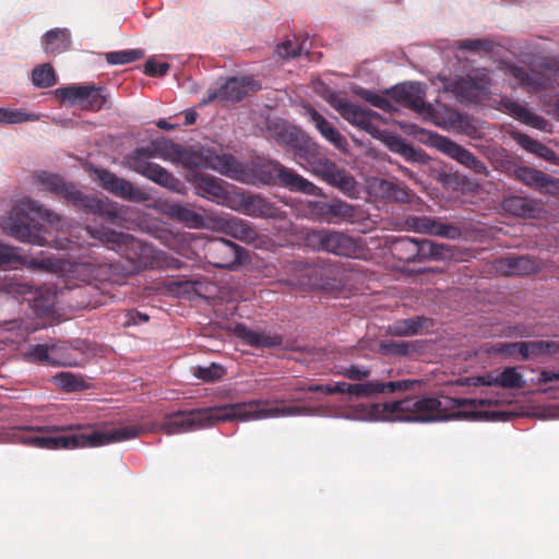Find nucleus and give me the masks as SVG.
Wrapping results in <instances>:
<instances>
[{
  "mask_svg": "<svg viewBox=\"0 0 559 559\" xmlns=\"http://www.w3.org/2000/svg\"><path fill=\"white\" fill-rule=\"evenodd\" d=\"M486 399H454L450 396L406 397L400 401L376 403L370 414L377 420L388 421H444L450 419L465 420H508L511 415L504 412L477 411V407L490 406Z\"/></svg>",
  "mask_w": 559,
  "mask_h": 559,
  "instance_id": "1",
  "label": "nucleus"
},
{
  "mask_svg": "<svg viewBox=\"0 0 559 559\" xmlns=\"http://www.w3.org/2000/svg\"><path fill=\"white\" fill-rule=\"evenodd\" d=\"M262 405H269V402L253 400L215 407L178 411L164 417L159 425V430L166 435H178L235 419L248 421L267 417L309 415L311 413L310 408L305 406L294 405L265 408L261 407Z\"/></svg>",
  "mask_w": 559,
  "mask_h": 559,
  "instance_id": "2",
  "label": "nucleus"
},
{
  "mask_svg": "<svg viewBox=\"0 0 559 559\" xmlns=\"http://www.w3.org/2000/svg\"><path fill=\"white\" fill-rule=\"evenodd\" d=\"M83 427L49 426L38 428L37 432L26 431L21 441L46 450H72L78 448H93L120 442L139 437L146 429L141 425H130L114 428L108 431L82 432Z\"/></svg>",
  "mask_w": 559,
  "mask_h": 559,
  "instance_id": "3",
  "label": "nucleus"
},
{
  "mask_svg": "<svg viewBox=\"0 0 559 559\" xmlns=\"http://www.w3.org/2000/svg\"><path fill=\"white\" fill-rule=\"evenodd\" d=\"M249 185L281 186L290 191L317 194L318 187L277 160L257 158L243 165L235 157L230 177Z\"/></svg>",
  "mask_w": 559,
  "mask_h": 559,
  "instance_id": "4",
  "label": "nucleus"
},
{
  "mask_svg": "<svg viewBox=\"0 0 559 559\" xmlns=\"http://www.w3.org/2000/svg\"><path fill=\"white\" fill-rule=\"evenodd\" d=\"M284 139L300 165L308 164L316 175L349 197L357 192L355 178L347 170L325 158L317 143L306 139L296 129L286 130Z\"/></svg>",
  "mask_w": 559,
  "mask_h": 559,
  "instance_id": "5",
  "label": "nucleus"
},
{
  "mask_svg": "<svg viewBox=\"0 0 559 559\" xmlns=\"http://www.w3.org/2000/svg\"><path fill=\"white\" fill-rule=\"evenodd\" d=\"M35 180L41 190L62 197L71 202L75 209L86 214L97 215L105 222L115 225H120L124 219V206L108 199L84 194L57 174L39 171L35 175Z\"/></svg>",
  "mask_w": 559,
  "mask_h": 559,
  "instance_id": "6",
  "label": "nucleus"
},
{
  "mask_svg": "<svg viewBox=\"0 0 559 559\" xmlns=\"http://www.w3.org/2000/svg\"><path fill=\"white\" fill-rule=\"evenodd\" d=\"M85 231L103 243L112 245L126 259L139 270L156 269L160 266L159 252L131 235L117 233L109 228H94L87 226Z\"/></svg>",
  "mask_w": 559,
  "mask_h": 559,
  "instance_id": "7",
  "label": "nucleus"
},
{
  "mask_svg": "<svg viewBox=\"0 0 559 559\" xmlns=\"http://www.w3.org/2000/svg\"><path fill=\"white\" fill-rule=\"evenodd\" d=\"M178 164L191 170L213 169L229 178L231 166L235 165V156L221 153L216 147L201 146L198 150L182 147Z\"/></svg>",
  "mask_w": 559,
  "mask_h": 559,
  "instance_id": "8",
  "label": "nucleus"
},
{
  "mask_svg": "<svg viewBox=\"0 0 559 559\" xmlns=\"http://www.w3.org/2000/svg\"><path fill=\"white\" fill-rule=\"evenodd\" d=\"M329 103L350 124L360 128L373 138H381L380 126L383 123V119L378 112L349 103L335 93L330 95Z\"/></svg>",
  "mask_w": 559,
  "mask_h": 559,
  "instance_id": "9",
  "label": "nucleus"
},
{
  "mask_svg": "<svg viewBox=\"0 0 559 559\" xmlns=\"http://www.w3.org/2000/svg\"><path fill=\"white\" fill-rule=\"evenodd\" d=\"M308 240L318 249L340 257L357 258L361 252L359 238H354L342 231L319 229L308 235Z\"/></svg>",
  "mask_w": 559,
  "mask_h": 559,
  "instance_id": "10",
  "label": "nucleus"
},
{
  "mask_svg": "<svg viewBox=\"0 0 559 559\" xmlns=\"http://www.w3.org/2000/svg\"><path fill=\"white\" fill-rule=\"evenodd\" d=\"M55 94L61 100L69 102L71 105H79L82 109L90 111L102 110L106 107L109 99L106 90L94 84H74L59 87L55 91Z\"/></svg>",
  "mask_w": 559,
  "mask_h": 559,
  "instance_id": "11",
  "label": "nucleus"
},
{
  "mask_svg": "<svg viewBox=\"0 0 559 559\" xmlns=\"http://www.w3.org/2000/svg\"><path fill=\"white\" fill-rule=\"evenodd\" d=\"M126 165L132 171L171 191H179L181 182L160 165L143 157L136 150L126 156Z\"/></svg>",
  "mask_w": 559,
  "mask_h": 559,
  "instance_id": "12",
  "label": "nucleus"
},
{
  "mask_svg": "<svg viewBox=\"0 0 559 559\" xmlns=\"http://www.w3.org/2000/svg\"><path fill=\"white\" fill-rule=\"evenodd\" d=\"M204 259L217 269H233L241 263L246 250L223 238H213L203 246Z\"/></svg>",
  "mask_w": 559,
  "mask_h": 559,
  "instance_id": "13",
  "label": "nucleus"
},
{
  "mask_svg": "<svg viewBox=\"0 0 559 559\" xmlns=\"http://www.w3.org/2000/svg\"><path fill=\"white\" fill-rule=\"evenodd\" d=\"M432 143L438 151L454 159L474 175L488 176L489 170L486 164L464 146L443 135H436Z\"/></svg>",
  "mask_w": 559,
  "mask_h": 559,
  "instance_id": "14",
  "label": "nucleus"
},
{
  "mask_svg": "<svg viewBox=\"0 0 559 559\" xmlns=\"http://www.w3.org/2000/svg\"><path fill=\"white\" fill-rule=\"evenodd\" d=\"M507 70L509 75L514 78L523 88L539 91L559 85V67L546 66L539 73L528 72L516 64H510Z\"/></svg>",
  "mask_w": 559,
  "mask_h": 559,
  "instance_id": "15",
  "label": "nucleus"
},
{
  "mask_svg": "<svg viewBox=\"0 0 559 559\" xmlns=\"http://www.w3.org/2000/svg\"><path fill=\"white\" fill-rule=\"evenodd\" d=\"M260 90V84L252 78H229L218 88H210L206 98L201 100V105H206L214 100L221 102H240L249 91Z\"/></svg>",
  "mask_w": 559,
  "mask_h": 559,
  "instance_id": "16",
  "label": "nucleus"
},
{
  "mask_svg": "<svg viewBox=\"0 0 559 559\" xmlns=\"http://www.w3.org/2000/svg\"><path fill=\"white\" fill-rule=\"evenodd\" d=\"M94 173L100 186L111 194L138 203L148 200L147 193L135 187L131 181L104 168H96Z\"/></svg>",
  "mask_w": 559,
  "mask_h": 559,
  "instance_id": "17",
  "label": "nucleus"
},
{
  "mask_svg": "<svg viewBox=\"0 0 559 559\" xmlns=\"http://www.w3.org/2000/svg\"><path fill=\"white\" fill-rule=\"evenodd\" d=\"M389 95L416 112L423 114L430 109V105L425 103L426 87L420 83L411 82L395 85L389 91Z\"/></svg>",
  "mask_w": 559,
  "mask_h": 559,
  "instance_id": "18",
  "label": "nucleus"
},
{
  "mask_svg": "<svg viewBox=\"0 0 559 559\" xmlns=\"http://www.w3.org/2000/svg\"><path fill=\"white\" fill-rule=\"evenodd\" d=\"M4 228L21 241L41 247L50 245V241L41 234V227L32 224L26 216H21L17 212L8 218Z\"/></svg>",
  "mask_w": 559,
  "mask_h": 559,
  "instance_id": "19",
  "label": "nucleus"
},
{
  "mask_svg": "<svg viewBox=\"0 0 559 559\" xmlns=\"http://www.w3.org/2000/svg\"><path fill=\"white\" fill-rule=\"evenodd\" d=\"M491 79L488 71H480L462 78L455 83V91L469 102H478L490 94Z\"/></svg>",
  "mask_w": 559,
  "mask_h": 559,
  "instance_id": "20",
  "label": "nucleus"
},
{
  "mask_svg": "<svg viewBox=\"0 0 559 559\" xmlns=\"http://www.w3.org/2000/svg\"><path fill=\"white\" fill-rule=\"evenodd\" d=\"M406 226L420 234L435 235L455 239L461 235L460 229L451 224H444L427 216H408L405 219Z\"/></svg>",
  "mask_w": 559,
  "mask_h": 559,
  "instance_id": "21",
  "label": "nucleus"
},
{
  "mask_svg": "<svg viewBox=\"0 0 559 559\" xmlns=\"http://www.w3.org/2000/svg\"><path fill=\"white\" fill-rule=\"evenodd\" d=\"M68 272L67 287L73 289L74 287L81 288V286L71 284V280H78L90 286L94 281H100L108 274V266L91 261L74 262L70 264Z\"/></svg>",
  "mask_w": 559,
  "mask_h": 559,
  "instance_id": "22",
  "label": "nucleus"
},
{
  "mask_svg": "<svg viewBox=\"0 0 559 559\" xmlns=\"http://www.w3.org/2000/svg\"><path fill=\"white\" fill-rule=\"evenodd\" d=\"M317 211L324 221L332 224L353 222L356 216L355 206L342 200L319 202L317 204Z\"/></svg>",
  "mask_w": 559,
  "mask_h": 559,
  "instance_id": "23",
  "label": "nucleus"
},
{
  "mask_svg": "<svg viewBox=\"0 0 559 559\" xmlns=\"http://www.w3.org/2000/svg\"><path fill=\"white\" fill-rule=\"evenodd\" d=\"M420 380H397V381H367L361 384V396L371 397L376 394H393L395 392H405L412 390L416 385H420Z\"/></svg>",
  "mask_w": 559,
  "mask_h": 559,
  "instance_id": "24",
  "label": "nucleus"
},
{
  "mask_svg": "<svg viewBox=\"0 0 559 559\" xmlns=\"http://www.w3.org/2000/svg\"><path fill=\"white\" fill-rule=\"evenodd\" d=\"M235 332L237 336L253 347L274 348L283 344L282 335L253 331L247 328L245 324H237L235 326Z\"/></svg>",
  "mask_w": 559,
  "mask_h": 559,
  "instance_id": "25",
  "label": "nucleus"
},
{
  "mask_svg": "<svg viewBox=\"0 0 559 559\" xmlns=\"http://www.w3.org/2000/svg\"><path fill=\"white\" fill-rule=\"evenodd\" d=\"M515 176L524 185L540 191H549L550 189L559 188V179H555L546 173L535 168L520 167L516 169Z\"/></svg>",
  "mask_w": 559,
  "mask_h": 559,
  "instance_id": "26",
  "label": "nucleus"
},
{
  "mask_svg": "<svg viewBox=\"0 0 559 559\" xmlns=\"http://www.w3.org/2000/svg\"><path fill=\"white\" fill-rule=\"evenodd\" d=\"M310 119L320 134L335 148L345 151L348 146L346 138L314 108L308 110Z\"/></svg>",
  "mask_w": 559,
  "mask_h": 559,
  "instance_id": "27",
  "label": "nucleus"
},
{
  "mask_svg": "<svg viewBox=\"0 0 559 559\" xmlns=\"http://www.w3.org/2000/svg\"><path fill=\"white\" fill-rule=\"evenodd\" d=\"M535 260L526 255L506 257L497 261V269L507 275H528L537 271Z\"/></svg>",
  "mask_w": 559,
  "mask_h": 559,
  "instance_id": "28",
  "label": "nucleus"
},
{
  "mask_svg": "<svg viewBox=\"0 0 559 559\" xmlns=\"http://www.w3.org/2000/svg\"><path fill=\"white\" fill-rule=\"evenodd\" d=\"M241 207L246 215L253 217H275L277 209L273 203L258 194H243Z\"/></svg>",
  "mask_w": 559,
  "mask_h": 559,
  "instance_id": "29",
  "label": "nucleus"
},
{
  "mask_svg": "<svg viewBox=\"0 0 559 559\" xmlns=\"http://www.w3.org/2000/svg\"><path fill=\"white\" fill-rule=\"evenodd\" d=\"M163 211L168 217L183 223L190 228H199L204 225L203 215L197 213L188 205L166 202L164 203Z\"/></svg>",
  "mask_w": 559,
  "mask_h": 559,
  "instance_id": "30",
  "label": "nucleus"
},
{
  "mask_svg": "<svg viewBox=\"0 0 559 559\" xmlns=\"http://www.w3.org/2000/svg\"><path fill=\"white\" fill-rule=\"evenodd\" d=\"M501 105L507 110L509 115H511L513 118L518 119L519 121L531 126L533 128H536L538 130L545 131L548 126V121L543 118L542 116H538L531 110H528L523 105L511 100V99H503L501 102Z\"/></svg>",
  "mask_w": 559,
  "mask_h": 559,
  "instance_id": "31",
  "label": "nucleus"
},
{
  "mask_svg": "<svg viewBox=\"0 0 559 559\" xmlns=\"http://www.w3.org/2000/svg\"><path fill=\"white\" fill-rule=\"evenodd\" d=\"M221 229L224 234L248 243L253 242L258 238L255 229L248 222L238 217L222 219Z\"/></svg>",
  "mask_w": 559,
  "mask_h": 559,
  "instance_id": "32",
  "label": "nucleus"
},
{
  "mask_svg": "<svg viewBox=\"0 0 559 559\" xmlns=\"http://www.w3.org/2000/svg\"><path fill=\"white\" fill-rule=\"evenodd\" d=\"M452 255L450 247L427 239H416V263L444 260Z\"/></svg>",
  "mask_w": 559,
  "mask_h": 559,
  "instance_id": "33",
  "label": "nucleus"
},
{
  "mask_svg": "<svg viewBox=\"0 0 559 559\" xmlns=\"http://www.w3.org/2000/svg\"><path fill=\"white\" fill-rule=\"evenodd\" d=\"M192 181L198 194L203 198L212 201H219L226 198V190L216 178L194 175Z\"/></svg>",
  "mask_w": 559,
  "mask_h": 559,
  "instance_id": "34",
  "label": "nucleus"
},
{
  "mask_svg": "<svg viewBox=\"0 0 559 559\" xmlns=\"http://www.w3.org/2000/svg\"><path fill=\"white\" fill-rule=\"evenodd\" d=\"M429 320L424 317H414L394 321L388 326V334L392 336H413L424 328H428Z\"/></svg>",
  "mask_w": 559,
  "mask_h": 559,
  "instance_id": "35",
  "label": "nucleus"
},
{
  "mask_svg": "<svg viewBox=\"0 0 559 559\" xmlns=\"http://www.w3.org/2000/svg\"><path fill=\"white\" fill-rule=\"evenodd\" d=\"M559 354V342L531 341L522 342V358L552 357Z\"/></svg>",
  "mask_w": 559,
  "mask_h": 559,
  "instance_id": "36",
  "label": "nucleus"
},
{
  "mask_svg": "<svg viewBox=\"0 0 559 559\" xmlns=\"http://www.w3.org/2000/svg\"><path fill=\"white\" fill-rule=\"evenodd\" d=\"M70 33L66 28H53L44 36V49L46 52L59 53L69 48Z\"/></svg>",
  "mask_w": 559,
  "mask_h": 559,
  "instance_id": "37",
  "label": "nucleus"
},
{
  "mask_svg": "<svg viewBox=\"0 0 559 559\" xmlns=\"http://www.w3.org/2000/svg\"><path fill=\"white\" fill-rule=\"evenodd\" d=\"M503 207L507 212L515 215V216H532L537 205L533 200H530L524 197L513 195L504 199Z\"/></svg>",
  "mask_w": 559,
  "mask_h": 559,
  "instance_id": "38",
  "label": "nucleus"
},
{
  "mask_svg": "<svg viewBox=\"0 0 559 559\" xmlns=\"http://www.w3.org/2000/svg\"><path fill=\"white\" fill-rule=\"evenodd\" d=\"M393 254L403 262L416 263V239L409 237L399 238L392 246Z\"/></svg>",
  "mask_w": 559,
  "mask_h": 559,
  "instance_id": "39",
  "label": "nucleus"
},
{
  "mask_svg": "<svg viewBox=\"0 0 559 559\" xmlns=\"http://www.w3.org/2000/svg\"><path fill=\"white\" fill-rule=\"evenodd\" d=\"M155 153L158 158L178 164L182 146L171 140L160 138L154 140Z\"/></svg>",
  "mask_w": 559,
  "mask_h": 559,
  "instance_id": "40",
  "label": "nucleus"
},
{
  "mask_svg": "<svg viewBox=\"0 0 559 559\" xmlns=\"http://www.w3.org/2000/svg\"><path fill=\"white\" fill-rule=\"evenodd\" d=\"M388 144L392 152L399 153L406 160L423 162V157H424L423 151L415 150L412 145L406 143L402 138L391 136L389 139Z\"/></svg>",
  "mask_w": 559,
  "mask_h": 559,
  "instance_id": "41",
  "label": "nucleus"
},
{
  "mask_svg": "<svg viewBox=\"0 0 559 559\" xmlns=\"http://www.w3.org/2000/svg\"><path fill=\"white\" fill-rule=\"evenodd\" d=\"M32 82L38 88H48L57 83L53 68L49 63L37 66L32 71Z\"/></svg>",
  "mask_w": 559,
  "mask_h": 559,
  "instance_id": "42",
  "label": "nucleus"
},
{
  "mask_svg": "<svg viewBox=\"0 0 559 559\" xmlns=\"http://www.w3.org/2000/svg\"><path fill=\"white\" fill-rule=\"evenodd\" d=\"M324 270L318 266H306L300 271L299 284L312 289L324 288L323 281Z\"/></svg>",
  "mask_w": 559,
  "mask_h": 559,
  "instance_id": "43",
  "label": "nucleus"
},
{
  "mask_svg": "<svg viewBox=\"0 0 559 559\" xmlns=\"http://www.w3.org/2000/svg\"><path fill=\"white\" fill-rule=\"evenodd\" d=\"M39 115L26 112L22 109H7L0 107V123L1 124H16L27 121L39 120Z\"/></svg>",
  "mask_w": 559,
  "mask_h": 559,
  "instance_id": "44",
  "label": "nucleus"
},
{
  "mask_svg": "<svg viewBox=\"0 0 559 559\" xmlns=\"http://www.w3.org/2000/svg\"><path fill=\"white\" fill-rule=\"evenodd\" d=\"M516 142L527 152L534 153L543 158L550 159L555 153L546 145L537 140H534L527 134H518Z\"/></svg>",
  "mask_w": 559,
  "mask_h": 559,
  "instance_id": "45",
  "label": "nucleus"
},
{
  "mask_svg": "<svg viewBox=\"0 0 559 559\" xmlns=\"http://www.w3.org/2000/svg\"><path fill=\"white\" fill-rule=\"evenodd\" d=\"M381 350L384 355H393L404 357L415 352L417 348V342H407V341H386L382 342Z\"/></svg>",
  "mask_w": 559,
  "mask_h": 559,
  "instance_id": "46",
  "label": "nucleus"
},
{
  "mask_svg": "<svg viewBox=\"0 0 559 559\" xmlns=\"http://www.w3.org/2000/svg\"><path fill=\"white\" fill-rule=\"evenodd\" d=\"M380 188L393 201L405 203L411 199V191L404 185L382 180Z\"/></svg>",
  "mask_w": 559,
  "mask_h": 559,
  "instance_id": "47",
  "label": "nucleus"
},
{
  "mask_svg": "<svg viewBox=\"0 0 559 559\" xmlns=\"http://www.w3.org/2000/svg\"><path fill=\"white\" fill-rule=\"evenodd\" d=\"M27 300L36 313L40 316L50 313L55 305V298L49 293L35 292L32 294V298H27Z\"/></svg>",
  "mask_w": 559,
  "mask_h": 559,
  "instance_id": "48",
  "label": "nucleus"
},
{
  "mask_svg": "<svg viewBox=\"0 0 559 559\" xmlns=\"http://www.w3.org/2000/svg\"><path fill=\"white\" fill-rule=\"evenodd\" d=\"M144 57L142 49H129L107 52L105 58L109 64H127Z\"/></svg>",
  "mask_w": 559,
  "mask_h": 559,
  "instance_id": "49",
  "label": "nucleus"
},
{
  "mask_svg": "<svg viewBox=\"0 0 559 559\" xmlns=\"http://www.w3.org/2000/svg\"><path fill=\"white\" fill-rule=\"evenodd\" d=\"M193 374L204 382H214L224 377L225 369L221 365L212 362L207 367H195L193 369Z\"/></svg>",
  "mask_w": 559,
  "mask_h": 559,
  "instance_id": "50",
  "label": "nucleus"
},
{
  "mask_svg": "<svg viewBox=\"0 0 559 559\" xmlns=\"http://www.w3.org/2000/svg\"><path fill=\"white\" fill-rule=\"evenodd\" d=\"M56 349V345L48 346L47 344H37L29 348L28 356L39 362L48 365H59L60 362L51 357V353Z\"/></svg>",
  "mask_w": 559,
  "mask_h": 559,
  "instance_id": "51",
  "label": "nucleus"
},
{
  "mask_svg": "<svg viewBox=\"0 0 559 559\" xmlns=\"http://www.w3.org/2000/svg\"><path fill=\"white\" fill-rule=\"evenodd\" d=\"M500 386L508 389H522L525 384L523 377L514 367H507L499 373Z\"/></svg>",
  "mask_w": 559,
  "mask_h": 559,
  "instance_id": "52",
  "label": "nucleus"
},
{
  "mask_svg": "<svg viewBox=\"0 0 559 559\" xmlns=\"http://www.w3.org/2000/svg\"><path fill=\"white\" fill-rule=\"evenodd\" d=\"M57 384L68 392L79 391L84 388L82 378L70 372H60L55 377Z\"/></svg>",
  "mask_w": 559,
  "mask_h": 559,
  "instance_id": "53",
  "label": "nucleus"
},
{
  "mask_svg": "<svg viewBox=\"0 0 559 559\" xmlns=\"http://www.w3.org/2000/svg\"><path fill=\"white\" fill-rule=\"evenodd\" d=\"M347 388H348L347 382H336L335 384H326V385L313 384V385H309L307 389L298 388L297 390H299V391L306 390L308 392H320V393H324L326 395H331V394H336V393H340V394L347 393Z\"/></svg>",
  "mask_w": 559,
  "mask_h": 559,
  "instance_id": "54",
  "label": "nucleus"
},
{
  "mask_svg": "<svg viewBox=\"0 0 559 559\" xmlns=\"http://www.w3.org/2000/svg\"><path fill=\"white\" fill-rule=\"evenodd\" d=\"M370 370L365 366L349 365L341 367L338 374L354 381H361L370 376Z\"/></svg>",
  "mask_w": 559,
  "mask_h": 559,
  "instance_id": "55",
  "label": "nucleus"
},
{
  "mask_svg": "<svg viewBox=\"0 0 559 559\" xmlns=\"http://www.w3.org/2000/svg\"><path fill=\"white\" fill-rule=\"evenodd\" d=\"M304 45L295 40H286L276 46V53L282 58H295L301 53Z\"/></svg>",
  "mask_w": 559,
  "mask_h": 559,
  "instance_id": "56",
  "label": "nucleus"
},
{
  "mask_svg": "<svg viewBox=\"0 0 559 559\" xmlns=\"http://www.w3.org/2000/svg\"><path fill=\"white\" fill-rule=\"evenodd\" d=\"M450 121L453 127L463 130L466 134L472 135L476 132V128L471 123L469 119L463 114L452 110L449 114Z\"/></svg>",
  "mask_w": 559,
  "mask_h": 559,
  "instance_id": "57",
  "label": "nucleus"
},
{
  "mask_svg": "<svg viewBox=\"0 0 559 559\" xmlns=\"http://www.w3.org/2000/svg\"><path fill=\"white\" fill-rule=\"evenodd\" d=\"M492 352L503 356H514L516 354L522 356V342L497 343L492 346Z\"/></svg>",
  "mask_w": 559,
  "mask_h": 559,
  "instance_id": "58",
  "label": "nucleus"
},
{
  "mask_svg": "<svg viewBox=\"0 0 559 559\" xmlns=\"http://www.w3.org/2000/svg\"><path fill=\"white\" fill-rule=\"evenodd\" d=\"M169 64L166 62H156L148 59L144 64V73L148 76H164L169 71Z\"/></svg>",
  "mask_w": 559,
  "mask_h": 559,
  "instance_id": "59",
  "label": "nucleus"
},
{
  "mask_svg": "<svg viewBox=\"0 0 559 559\" xmlns=\"http://www.w3.org/2000/svg\"><path fill=\"white\" fill-rule=\"evenodd\" d=\"M364 98L369 104H371L372 106H374L377 108H380V109H383V110H386V111H390L392 109L391 102L389 99H386L385 97L379 95V94H376V93H372V92H366L364 94Z\"/></svg>",
  "mask_w": 559,
  "mask_h": 559,
  "instance_id": "60",
  "label": "nucleus"
},
{
  "mask_svg": "<svg viewBox=\"0 0 559 559\" xmlns=\"http://www.w3.org/2000/svg\"><path fill=\"white\" fill-rule=\"evenodd\" d=\"M459 48L469 51L488 50L489 41L484 39H465L459 43Z\"/></svg>",
  "mask_w": 559,
  "mask_h": 559,
  "instance_id": "61",
  "label": "nucleus"
},
{
  "mask_svg": "<svg viewBox=\"0 0 559 559\" xmlns=\"http://www.w3.org/2000/svg\"><path fill=\"white\" fill-rule=\"evenodd\" d=\"M15 260L12 248L0 243V266L11 265Z\"/></svg>",
  "mask_w": 559,
  "mask_h": 559,
  "instance_id": "62",
  "label": "nucleus"
},
{
  "mask_svg": "<svg viewBox=\"0 0 559 559\" xmlns=\"http://www.w3.org/2000/svg\"><path fill=\"white\" fill-rule=\"evenodd\" d=\"M477 381L483 385H488V386L499 385L500 386L499 373L498 374H495L492 372L487 373L485 376L478 377Z\"/></svg>",
  "mask_w": 559,
  "mask_h": 559,
  "instance_id": "63",
  "label": "nucleus"
},
{
  "mask_svg": "<svg viewBox=\"0 0 559 559\" xmlns=\"http://www.w3.org/2000/svg\"><path fill=\"white\" fill-rule=\"evenodd\" d=\"M143 157H146L148 159L157 157V154L155 153V143L152 141L150 145L145 147H136L135 148Z\"/></svg>",
  "mask_w": 559,
  "mask_h": 559,
  "instance_id": "64",
  "label": "nucleus"
}]
</instances>
